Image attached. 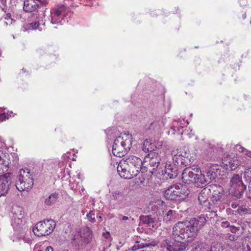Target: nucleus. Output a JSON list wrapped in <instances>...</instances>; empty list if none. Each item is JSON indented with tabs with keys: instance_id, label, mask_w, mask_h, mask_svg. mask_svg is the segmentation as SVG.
<instances>
[{
	"instance_id": "49",
	"label": "nucleus",
	"mask_w": 251,
	"mask_h": 251,
	"mask_svg": "<svg viewBox=\"0 0 251 251\" xmlns=\"http://www.w3.org/2000/svg\"><path fill=\"white\" fill-rule=\"evenodd\" d=\"M1 121H0V122H1Z\"/></svg>"
},
{
	"instance_id": "19",
	"label": "nucleus",
	"mask_w": 251,
	"mask_h": 251,
	"mask_svg": "<svg viewBox=\"0 0 251 251\" xmlns=\"http://www.w3.org/2000/svg\"><path fill=\"white\" fill-rule=\"evenodd\" d=\"M178 201L185 199L190 193L189 190L186 185L180 184H176Z\"/></svg>"
},
{
	"instance_id": "20",
	"label": "nucleus",
	"mask_w": 251,
	"mask_h": 251,
	"mask_svg": "<svg viewBox=\"0 0 251 251\" xmlns=\"http://www.w3.org/2000/svg\"><path fill=\"white\" fill-rule=\"evenodd\" d=\"M194 251H212L210 246L201 241H196L193 244Z\"/></svg>"
},
{
	"instance_id": "32",
	"label": "nucleus",
	"mask_w": 251,
	"mask_h": 251,
	"mask_svg": "<svg viewBox=\"0 0 251 251\" xmlns=\"http://www.w3.org/2000/svg\"><path fill=\"white\" fill-rule=\"evenodd\" d=\"M102 236L103 239H105V240H107V241H105L104 243H107L111 242V236L110 234V233L108 231H106L102 234Z\"/></svg>"
},
{
	"instance_id": "43",
	"label": "nucleus",
	"mask_w": 251,
	"mask_h": 251,
	"mask_svg": "<svg viewBox=\"0 0 251 251\" xmlns=\"http://www.w3.org/2000/svg\"><path fill=\"white\" fill-rule=\"evenodd\" d=\"M248 189L249 191L251 192V195L250 194H249V195H248L247 197L248 198L251 199V179L250 180V182L248 186Z\"/></svg>"
},
{
	"instance_id": "17",
	"label": "nucleus",
	"mask_w": 251,
	"mask_h": 251,
	"mask_svg": "<svg viewBox=\"0 0 251 251\" xmlns=\"http://www.w3.org/2000/svg\"><path fill=\"white\" fill-rule=\"evenodd\" d=\"M156 243L154 241L150 242L147 239H141L140 241L136 242V244L132 247V250L136 251L139 249L145 247H154Z\"/></svg>"
},
{
	"instance_id": "24",
	"label": "nucleus",
	"mask_w": 251,
	"mask_h": 251,
	"mask_svg": "<svg viewBox=\"0 0 251 251\" xmlns=\"http://www.w3.org/2000/svg\"><path fill=\"white\" fill-rule=\"evenodd\" d=\"M177 214L176 211L173 210H169L164 214L163 220L166 223L170 221H174L177 218Z\"/></svg>"
},
{
	"instance_id": "34",
	"label": "nucleus",
	"mask_w": 251,
	"mask_h": 251,
	"mask_svg": "<svg viewBox=\"0 0 251 251\" xmlns=\"http://www.w3.org/2000/svg\"><path fill=\"white\" fill-rule=\"evenodd\" d=\"M122 194L118 192H114L112 195V199L115 200H119Z\"/></svg>"
},
{
	"instance_id": "41",
	"label": "nucleus",
	"mask_w": 251,
	"mask_h": 251,
	"mask_svg": "<svg viewBox=\"0 0 251 251\" xmlns=\"http://www.w3.org/2000/svg\"><path fill=\"white\" fill-rule=\"evenodd\" d=\"M207 176H210L209 178V179H214L215 177V175L214 174H213V173H211L210 172H209L207 173Z\"/></svg>"
},
{
	"instance_id": "48",
	"label": "nucleus",
	"mask_w": 251,
	"mask_h": 251,
	"mask_svg": "<svg viewBox=\"0 0 251 251\" xmlns=\"http://www.w3.org/2000/svg\"><path fill=\"white\" fill-rule=\"evenodd\" d=\"M213 213H214V215L216 214L215 212H213Z\"/></svg>"
},
{
	"instance_id": "44",
	"label": "nucleus",
	"mask_w": 251,
	"mask_h": 251,
	"mask_svg": "<svg viewBox=\"0 0 251 251\" xmlns=\"http://www.w3.org/2000/svg\"><path fill=\"white\" fill-rule=\"evenodd\" d=\"M59 10H60V11H61V12L63 13L64 12V11H65V7H64V5H61L60 6H59L58 8Z\"/></svg>"
},
{
	"instance_id": "3",
	"label": "nucleus",
	"mask_w": 251,
	"mask_h": 251,
	"mask_svg": "<svg viewBox=\"0 0 251 251\" xmlns=\"http://www.w3.org/2000/svg\"><path fill=\"white\" fill-rule=\"evenodd\" d=\"M131 135L124 134L120 136L114 141L112 153L116 156L121 157L129 151L131 146Z\"/></svg>"
},
{
	"instance_id": "42",
	"label": "nucleus",
	"mask_w": 251,
	"mask_h": 251,
	"mask_svg": "<svg viewBox=\"0 0 251 251\" xmlns=\"http://www.w3.org/2000/svg\"><path fill=\"white\" fill-rule=\"evenodd\" d=\"M244 154L248 157L251 158V151H248V150H246Z\"/></svg>"
},
{
	"instance_id": "13",
	"label": "nucleus",
	"mask_w": 251,
	"mask_h": 251,
	"mask_svg": "<svg viewBox=\"0 0 251 251\" xmlns=\"http://www.w3.org/2000/svg\"><path fill=\"white\" fill-rule=\"evenodd\" d=\"M142 160L139 157L134 155H129L123 158L118 165H121L122 166L131 165L134 166L137 165L138 167L142 166Z\"/></svg>"
},
{
	"instance_id": "15",
	"label": "nucleus",
	"mask_w": 251,
	"mask_h": 251,
	"mask_svg": "<svg viewBox=\"0 0 251 251\" xmlns=\"http://www.w3.org/2000/svg\"><path fill=\"white\" fill-rule=\"evenodd\" d=\"M176 184L171 185L164 192V196L167 199L178 201Z\"/></svg>"
},
{
	"instance_id": "31",
	"label": "nucleus",
	"mask_w": 251,
	"mask_h": 251,
	"mask_svg": "<svg viewBox=\"0 0 251 251\" xmlns=\"http://www.w3.org/2000/svg\"><path fill=\"white\" fill-rule=\"evenodd\" d=\"M111 244L110 242L103 243L101 247V251H111Z\"/></svg>"
},
{
	"instance_id": "1",
	"label": "nucleus",
	"mask_w": 251,
	"mask_h": 251,
	"mask_svg": "<svg viewBox=\"0 0 251 251\" xmlns=\"http://www.w3.org/2000/svg\"><path fill=\"white\" fill-rule=\"evenodd\" d=\"M206 222L202 216L191 219L190 221L178 222L173 228V237L174 240H164L162 247L167 251H183L187 246V242L193 241L198 235V231Z\"/></svg>"
},
{
	"instance_id": "30",
	"label": "nucleus",
	"mask_w": 251,
	"mask_h": 251,
	"mask_svg": "<svg viewBox=\"0 0 251 251\" xmlns=\"http://www.w3.org/2000/svg\"><path fill=\"white\" fill-rule=\"evenodd\" d=\"M57 198V194L53 193L51 194L45 201V203L48 205H50L54 203Z\"/></svg>"
},
{
	"instance_id": "28",
	"label": "nucleus",
	"mask_w": 251,
	"mask_h": 251,
	"mask_svg": "<svg viewBox=\"0 0 251 251\" xmlns=\"http://www.w3.org/2000/svg\"><path fill=\"white\" fill-rule=\"evenodd\" d=\"M121 218L120 219L121 224L123 225L125 227L130 226L131 224L132 223L133 218L130 216L127 217L126 216L120 215Z\"/></svg>"
},
{
	"instance_id": "38",
	"label": "nucleus",
	"mask_w": 251,
	"mask_h": 251,
	"mask_svg": "<svg viewBox=\"0 0 251 251\" xmlns=\"http://www.w3.org/2000/svg\"><path fill=\"white\" fill-rule=\"evenodd\" d=\"M238 238L237 236H236L234 234H230L228 236V239L231 241H236Z\"/></svg>"
},
{
	"instance_id": "8",
	"label": "nucleus",
	"mask_w": 251,
	"mask_h": 251,
	"mask_svg": "<svg viewBox=\"0 0 251 251\" xmlns=\"http://www.w3.org/2000/svg\"><path fill=\"white\" fill-rule=\"evenodd\" d=\"M223 164L226 166V169L235 170L238 166H244L246 165V160L243 159L242 161L238 159L234 154H227L222 158Z\"/></svg>"
},
{
	"instance_id": "39",
	"label": "nucleus",
	"mask_w": 251,
	"mask_h": 251,
	"mask_svg": "<svg viewBox=\"0 0 251 251\" xmlns=\"http://www.w3.org/2000/svg\"><path fill=\"white\" fill-rule=\"evenodd\" d=\"M221 226L222 227L225 228L230 227L229 223L228 221L222 222Z\"/></svg>"
},
{
	"instance_id": "2",
	"label": "nucleus",
	"mask_w": 251,
	"mask_h": 251,
	"mask_svg": "<svg viewBox=\"0 0 251 251\" xmlns=\"http://www.w3.org/2000/svg\"><path fill=\"white\" fill-rule=\"evenodd\" d=\"M182 179L185 183L192 182L198 187H202L208 182L199 168L188 167L182 173Z\"/></svg>"
},
{
	"instance_id": "5",
	"label": "nucleus",
	"mask_w": 251,
	"mask_h": 251,
	"mask_svg": "<svg viewBox=\"0 0 251 251\" xmlns=\"http://www.w3.org/2000/svg\"><path fill=\"white\" fill-rule=\"evenodd\" d=\"M55 221L47 220L38 222L33 228V232L38 236H46L50 234L55 227Z\"/></svg>"
},
{
	"instance_id": "33",
	"label": "nucleus",
	"mask_w": 251,
	"mask_h": 251,
	"mask_svg": "<svg viewBox=\"0 0 251 251\" xmlns=\"http://www.w3.org/2000/svg\"><path fill=\"white\" fill-rule=\"evenodd\" d=\"M235 149L236 150V151H237L239 152H242L243 153H244V152L246 150L245 148H244V147L241 146L240 145H235Z\"/></svg>"
},
{
	"instance_id": "46",
	"label": "nucleus",
	"mask_w": 251,
	"mask_h": 251,
	"mask_svg": "<svg viewBox=\"0 0 251 251\" xmlns=\"http://www.w3.org/2000/svg\"><path fill=\"white\" fill-rule=\"evenodd\" d=\"M176 121H174L173 122V126H175L176 125Z\"/></svg>"
},
{
	"instance_id": "12",
	"label": "nucleus",
	"mask_w": 251,
	"mask_h": 251,
	"mask_svg": "<svg viewBox=\"0 0 251 251\" xmlns=\"http://www.w3.org/2000/svg\"><path fill=\"white\" fill-rule=\"evenodd\" d=\"M158 172L161 173V175L166 178L176 177L178 174L177 169L176 168H173L170 164H166L164 166V169L159 168Z\"/></svg>"
},
{
	"instance_id": "18",
	"label": "nucleus",
	"mask_w": 251,
	"mask_h": 251,
	"mask_svg": "<svg viewBox=\"0 0 251 251\" xmlns=\"http://www.w3.org/2000/svg\"><path fill=\"white\" fill-rule=\"evenodd\" d=\"M10 163L8 154H3V152L0 151V174L7 170Z\"/></svg>"
},
{
	"instance_id": "40",
	"label": "nucleus",
	"mask_w": 251,
	"mask_h": 251,
	"mask_svg": "<svg viewBox=\"0 0 251 251\" xmlns=\"http://www.w3.org/2000/svg\"><path fill=\"white\" fill-rule=\"evenodd\" d=\"M230 231L233 233H236V232L239 230V228H238L237 227L232 226H230Z\"/></svg>"
},
{
	"instance_id": "25",
	"label": "nucleus",
	"mask_w": 251,
	"mask_h": 251,
	"mask_svg": "<svg viewBox=\"0 0 251 251\" xmlns=\"http://www.w3.org/2000/svg\"><path fill=\"white\" fill-rule=\"evenodd\" d=\"M198 200L201 204H204L205 205H209L208 201L207 191L206 189H203L198 195Z\"/></svg>"
},
{
	"instance_id": "23",
	"label": "nucleus",
	"mask_w": 251,
	"mask_h": 251,
	"mask_svg": "<svg viewBox=\"0 0 251 251\" xmlns=\"http://www.w3.org/2000/svg\"><path fill=\"white\" fill-rule=\"evenodd\" d=\"M140 220L142 224L148 225L149 226H151L153 228L155 227L154 225L155 218H153L151 215L141 216Z\"/></svg>"
},
{
	"instance_id": "7",
	"label": "nucleus",
	"mask_w": 251,
	"mask_h": 251,
	"mask_svg": "<svg viewBox=\"0 0 251 251\" xmlns=\"http://www.w3.org/2000/svg\"><path fill=\"white\" fill-rule=\"evenodd\" d=\"M229 184L231 189L235 191V196L238 198H242L244 191L246 189V186L242 181V176L234 174L230 179Z\"/></svg>"
},
{
	"instance_id": "11",
	"label": "nucleus",
	"mask_w": 251,
	"mask_h": 251,
	"mask_svg": "<svg viewBox=\"0 0 251 251\" xmlns=\"http://www.w3.org/2000/svg\"><path fill=\"white\" fill-rule=\"evenodd\" d=\"M47 3V0H25L24 3L23 9L26 12H32Z\"/></svg>"
},
{
	"instance_id": "27",
	"label": "nucleus",
	"mask_w": 251,
	"mask_h": 251,
	"mask_svg": "<svg viewBox=\"0 0 251 251\" xmlns=\"http://www.w3.org/2000/svg\"><path fill=\"white\" fill-rule=\"evenodd\" d=\"M189 155L186 151L183 152V157L181 158L179 166H186L193 162L194 159L192 157H190Z\"/></svg>"
},
{
	"instance_id": "6",
	"label": "nucleus",
	"mask_w": 251,
	"mask_h": 251,
	"mask_svg": "<svg viewBox=\"0 0 251 251\" xmlns=\"http://www.w3.org/2000/svg\"><path fill=\"white\" fill-rule=\"evenodd\" d=\"M141 169V166L135 165H126L122 166L118 165L117 170L118 174L121 176L125 179H130L134 176H136Z\"/></svg>"
},
{
	"instance_id": "9",
	"label": "nucleus",
	"mask_w": 251,
	"mask_h": 251,
	"mask_svg": "<svg viewBox=\"0 0 251 251\" xmlns=\"http://www.w3.org/2000/svg\"><path fill=\"white\" fill-rule=\"evenodd\" d=\"M92 238L91 231L88 228H85L74 236L73 243L75 246H83L91 242Z\"/></svg>"
},
{
	"instance_id": "36",
	"label": "nucleus",
	"mask_w": 251,
	"mask_h": 251,
	"mask_svg": "<svg viewBox=\"0 0 251 251\" xmlns=\"http://www.w3.org/2000/svg\"><path fill=\"white\" fill-rule=\"evenodd\" d=\"M87 216L89 220L91 222H94L95 220L94 214L92 212H90L88 214H87Z\"/></svg>"
},
{
	"instance_id": "16",
	"label": "nucleus",
	"mask_w": 251,
	"mask_h": 251,
	"mask_svg": "<svg viewBox=\"0 0 251 251\" xmlns=\"http://www.w3.org/2000/svg\"><path fill=\"white\" fill-rule=\"evenodd\" d=\"M213 191L212 199L213 201H218L223 199L224 190L223 187L219 185H215L211 187Z\"/></svg>"
},
{
	"instance_id": "35",
	"label": "nucleus",
	"mask_w": 251,
	"mask_h": 251,
	"mask_svg": "<svg viewBox=\"0 0 251 251\" xmlns=\"http://www.w3.org/2000/svg\"><path fill=\"white\" fill-rule=\"evenodd\" d=\"M244 177L246 179H247L248 178H249V179L251 178V168L248 169H247L246 171H245V174H244Z\"/></svg>"
},
{
	"instance_id": "22",
	"label": "nucleus",
	"mask_w": 251,
	"mask_h": 251,
	"mask_svg": "<svg viewBox=\"0 0 251 251\" xmlns=\"http://www.w3.org/2000/svg\"><path fill=\"white\" fill-rule=\"evenodd\" d=\"M156 148L154 143L152 140H146L144 141L142 146V150L145 152H151L154 150Z\"/></svg>"
},
{
	"instance_id": "14",
	"label": "nucleus",
	"mask_w": 251,
	"mask_h": 251,
	"mask_svg": "<svg viewBox=\"0 0 251 251\" xmlns=\"http://www.w3.org/2000/svg\"><path fill=\"white\" fill-rule=\"evenodd\" d=\"M146 161H149V164L153 167V170L157 168L161 160L160 155L155 152H151L145 157Z\"/></svg>"
},
{
	"instance_id": "37",
	"label": "nucleus",
	"mask_w": 251,
	"mask_h": 251,
	"mask_svg": "<svg viewBox=\"0 0 251 251\" xmlns=\"http://www.w3.org/2000/svg\"><path fill=\"white\" fill-rule=\"evenodd\" d=\"M39 25V22H33L30 24V26L32 29L37 28V27H38Z\"/></svg>"
},
{
	"instance_id": "21",
	"label": "nucleus",
	"mask_w": 251,
	"mask_h": 251,
	"mask_svg": "<svg viewBox=\"0 0 251 251\" xmlns=\"http://www.w3.org/2000/svg\"><path fill=\"white\" fill-rule=\"evenodd\" d=\"M183 152L178 149H174L172 150L171 155L175 165L179 166L181 158L183 157Z\"/></svg>"
},
{
	"instance_id": "26",
	"label": "nucleus",
	"mask_w": 251,
	"mask_h": 251,
	"mask_svg": "<svg viewBox=\"0 0 251 251\" xmlns=\"http://www.w3.org/2000/svg\"><path fill=\"white\" fill-rule=\"evenodd\" d=\"M165 206L164 202L159 199L152 201L150 203V206L153 211H156L160 208L162 209Z\"/></svg>"
},
{
	"instance_id": "45",
	"label": "nucleus",
	"mask_w": 251,
	"mask_h": 251,
	"mask_svg": "<svg viewBox=\"0 0 251 251\" xmlns=\"http://www.w3.org/2000/svg\"><path fill=\"white\" fill-rule=\"evenodd\" d=\"M45 251H53V250L51 247L49 246L46 249Z\"/></svg>"
},
{
	"instance_id": "10",
	"label": "nucleus",
	"mask_w": 251,
	"mask_h": 251,
	"mask_svg": "<svg viewBox=\"0 0 251 251\" xmlns=\"http://www.w3.org/2000/svg\"><path fill=\"white\" fill-rule=\"evenodd\" d=\"M13 175L11 173H6L0 175V197L5 196L11 184Z\"/></svg>"
},
{
	"instance_id": "47",
	"label": "nucleus",
	"mask_w": 251,
	"mask_h": 251,
	"mask_svg": "<svg viewBox=\"0 0 251 251\" xmlns=\"http://www.w3.org/2000/svg\"><path fill=\"white\" fill-rule=\"evenodd\" d=\"M68 251V250H63V251Z\"/></svg>"
},
{
	"instance_id": "4",
	"label": "nucleus",
	"mask_w": 251,
	"mask_h": 251,
	"mask_svg": "<svg viewBox=\"0 0 251 251\" xmlns=\"http://www.w3.org/2000/svg\"><path fill=\"white\" fill-rule=\"evenodd\" d=\"M33 185V179L28 170L21 169L18 176L15 186L19 191H28Z\"/></svg>"
},
{
	"instance_id": "29",
	"label": "nucleus",
	"mask_w": 251,
	"mask_h": 251,
	"mask_svg": "<svg viewBox=\"0 0 251 251\" xmlns=\"http://www.w3.org/2000/svg\"><path fill=\"white\" fill-rule=\"evenodd\" d=\"M51 15H52V18L51 20V23L52 24H56L59 23L57 19H56L57 17L61 15L62 13L58 8L53 9L51 11Z\"/></svg>"
}]
</instances>
